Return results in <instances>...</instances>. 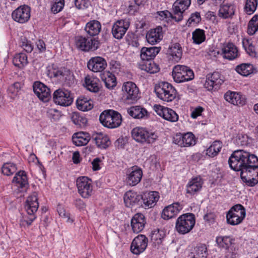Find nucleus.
I'll list each match as a JSON object with an SVG mask.
<instances>
[{
	"mask_svg": "<svg viewBox=\"0 0 258 258\" xmlns=\"http://www.w3.org/2000/svg\"><path fill=\"white\" fill-rule=\"evenodd\" d=\"M148 42L152 45L159 42L163 38L162 28L158 26L155 29H151L146 34Z\"/></svg>",
	"mask_w": 258,
	"mask_h": 258,
	"instance_id": "obj_25",
	"label": "nucleus"
},
{
	"mask_svg": "<svg viewBox=\"0 0 258 258\" xmlns=\"http://www.w3.org/2000/svg\"><path fill=\"white\" fill-rule=\"evenodd\" d=\"M172 74L174 81L178 83L191 81L195 77L193 71L189 67L184 65L175 66Z\"/></svg>",
	"mask_w": 258,
	"mask_h": 258,
	"instance_id": "obj_5",
	"label": "nucleus"
},
{
	"mask_svg": "<svg viewBox=\"0 0 258 258\" xmlns=\"http://www.w3.org/2000/svg\"><path fill=\"white\" fill-rule=\"evenodd\" d=\"M168 54L170 56V59L178 62L181 59L182 55V48L180 45L178 43L173 44L169 48Z\"/></svg>",
	"mask_w": 258,
	"mask_h": 258,
	"instance_id": "obj_37",
	"label": "nucleus"
},
{
	"mask_svg": "<svg viewBox=\"0 0 258 258\" xmlns=\"http://www.w3.org/2000/svg\"><path fill=\"white\" fill-rule=\"evenodd\" d=\"M124 100L128 103H133L140 98L139 89L135 83L128 81L123 83L122 87Z\"/></svg>",
	"mask_w": 258,
	"mask_h": 258,
	"instance_id": "obj_8",
	"label": "nucleus"
},
{
	"mask_svg": "<svg viewBox=\"0 0 258 258\" xmlns=\"http://www.w3.org/2000/svg\"><path fill=\"white\" fill-rule=\"evenodd\" d=\"M236 252L234 245L226 249L225 257L226 258H236Z\"/></svg>",
	"mask_w": 258,
	"mask_h": 258,
	"instance_id": "obj_61",
	"label": "nucleus"
},
{
	"mask_svg": "<svg viewBox=\"0 0 258 258\" xmlns=\"http://www.w3.org/2000/svg\"><path fill=\"white\" fill-rule=\"evenodd\" d=\"M228 163L234 171H240L241 178L248 186L258 183V157L244 150H237L230 155Z\"/></svg>",
	"mask_w": 258,
	"mask_h": 258,
	"instance_id": "obj_1",
	"label": "nucleus"
},
{
	"mask_svg": "<svg viewBox=\"0 0 258 258\" xmlns=\"http://www.w3.org/2000/svg\"><path fill=\"white\" fill-rule=\"evenodd\" d=\"M193 43L200 44L206 40L205 32L204 30L199 28L196 29L192 33Z\"/></svg>",
	"mask_w": 258,
	"mask_h": 258,
	"instance_id": "obj_43",
	"label": "nucleus"
},
{
	"mask_svg": "<svg viewBox=\"0 0 258 258\" xmlns=\"http://www.w3.org/2000/svg\"><path fill=\"white\" fill-rule=\"evenodd\" d=\"M92 101L84 96H80L77 100L76 103L78 109L83 111L91 110L93 107Z\"/></svg>",
	"mask_w": 258,
	"mask_h": 258,
	"instance_id": "obj_41",
	"label": "nucleus"
},
{
	"mask_svg": "<svg viewBox=\"0 0 258 258\" xmlns=\"http://www.w3.org/2000/svg\"><path fill=\"white\" fill-rule=\"evenodd\" d=\"M90 140V136L86 132H78L73 135L72 141L73 143L77 146H85Z\"/></svg>",
	"mask_w": 258,
	"mask_h": 258,
	"instance_id": "obj_32",
	"label": "nucleus"
},
{
	"mask_svg": "<svg viewBox=\"0 0 258 258\" xmlns=\"http://www.w3.org/2000/svg\"><path fill=\"white\" fill-rule=\"evenodd\" d=\"M76 186L79 195L83 198H89L93 193L92 181L86 176L79 177L76 180Z\"/></svg>",
	"mask_w": 258,
	"mask_h": 258,
	"instance_id": "obj_10",
	"label": "nucleus"
},
{
	"mask_svg": "<svg viewBox=\"0 0 258 258\" xmlns=\"http://www.w3.org/2000/svg\"><path fill=\"white\" fill-rule=\"evenodd\" d=\"M165 236V234L164 231L157 229L152 232L151 239L155 245H159L162 243Z\"/></svg>",
	"mask_w": 258,
	"mask_h": 258,
	"instance_id": "obj_46",
	"label": "nucleus"
},
{
	"mask_svg": "<svg viewBox=\"0 0 258 258\" xmlns=\"http://www.w3.org/2000/svg\"><path fill=\"white\" fill-rule=\"evenodd\" d=\"M130 25L127 19H122L115 22L112 27L113 36L117 39H121L124 35Z\"/></svg>",
	"mask_w": 258,
	"mask_h": 258,
	"instance_id": "obj_16",
	"label": "nucleus"
},
{
	"mask_svg": "<svg viewBox=\"0 0 258 258\" xmlns=\"http://www.w3.org/2000/svg\"><path fill=\"white\" fill-rule=\"evenodd\" d=\"M236 71L239 74L247 76L253 73V66L249 63H242L236 67Z\"/></svg>",
	"mask_w": 258,
	"mask_h": 258,
	"instance_id": "obj_47",
	"label": "nucleus"
},
{
	"mask_svg": "<svg viewBox=\"0 0 258 258\" xmlns=\"http://www.w3.org/2000/svg\"><path fill=\"white\" fill-rule=\"evenodd\" d=\"M201 21V17L200 13L196 12L191 14L190 17L187 20L186 25L188 26L195 25L198 24Z\"/></svg>",
	"mask_w": 258,
	"mask_h": 258,
	"instance_id": "obj_56",
	"label": "nucleus"
},
{
	"mask_svg": "<svg viewBox=\"0 0 258 258\" xmlns=\"http://www.w3.org/2000/svg\"><path fill=\"white\" fill-rule=\"evenodd\" d=\"M13 62L15 66L22 68L28 63L27 56L22 52L17 54L14 56Z\"/></svg>",
	"mask_w": 258,
	"mask_h": 258,
	"instance_id": "obj_44",
	"label": "nucleus"
},
{
	"mask_svg": "<svg viewBox=\"0 0 258 258\" xmlns=\"http://www.w3.org/2000/svg\"><path fill=\"white\" fill-rule=\"evenodd\" d=\"M139 68L150 74H155L160 70L159 66L152 60L141 61L139 63Z\"/></svg>",
	"mask_w": 258,
	"mask_h": 258,
	"instance_id": "obj_40",
	"label": "nucleus"
},
{
	"mask_svg": "<svg viewBox=\"0 0 258 258\" xmlns=\"http://www.w3.org/2000/svg\"><path fill=\"white\" fill-rule=\"evenodd\" d=\"M64 0H56L51 6V11L54 13L59 12L64 7Z\"/></svg>",
	"mask_w": 258,
	"mask_h": 258,
	"instance_id": "obj_59",
	"label": "nucleus"
},
{
	"mask_svg": "<svg viewBox=\"0 0 258 258\" xmlns=\"http://www.w3.org/2000/svg\"><path fill=\"white\" fill-rule=\"evenodd\" d=\"M223 57L229 60H233L237 58L238 51L237 47L232 43H228L222 48Z\"/></svg>",
	"mask_w": 258,
	"mask_h": 258,
	"instance_id": "obj_29",
	"label": "nucleus"
},
{
	"mask_svg": "<svg viewBox=\"0 0 258 258\" xmlns=\"http://www.w3.org/2000/svg\"><path fill=\"white\" fill-rule=\"evenodd\" d=\"M183 134L181 133L177 134L173 138V142L180 147H183Z\"/></svg>",
	"mask_w": 258,
	"mask_h": 258,
	"instance_id": "obj_60",
	"label": "nucleus"
},
{
	"mask_svg": "<svg viewBox=\"0 0 258 258\" xmlns=\"http://www.w3.org/2000/svg\"><path fill=\"white\" fill-rule=\"evenodd\" d=\"M224 82L223 76L219 72H214L207 75L204 86L209 91H215L220 88Z\"/></svg>",
	"mask_w": 258,
	"mask_h": 258,
	"instance_id": "obj_13",
	"label": "nucleus"
},
{
	"mask_svg": "<svg viewBox=\"0 0 258 258\" xmlns=\"http://www.w3.org/2000/svg\"><path fill=\"white\" fill-rule=\"evenodd\" d=\"M158 14L160 16L161 19H164V18H171L174 20V13L173 14L170 13L167 10L158 12Z\"/></svg>",
	"mask_w": 258,
	"mask_h": 258,
	"instance_id": "obj_62",
	"label": "nucleus"
},
{
	"mask_svg": "<svg viewBox=\"0 0 258 258\" xmlns=\"http://www.w3.org/2000/svg\"><path fill=\"white\" fill-rule=\"evenodd\" d=\"M190 5V0H176L173 5L174 20L179 22L183 19V14Z\"/></svg>",
	"mask_w": 258,
	"mask_h": 258,
	"instance_id": "obj_18",
	"label": "nucleus"
},
{
	"mask_svg": "<svg viewBox=\"0 0 258 258\" xmlns=\"http://www.w3.org/2000/svg\"><path fill=\"white\" fill-rule=\"evenodd\" d=\"M196 223L195 216L192 213H185L180 215L176 220L175 230L180 234L189 233Z\"/></svg>",
	"mask_w": 258,
	"mask_h": 258,
	"instance_id": "obj_3",
	"label": "nucleus"
},
{
	"mask_svg": "<svg viewBox=\"0 0 258 258\" xmlns=\"http://www.w3.org/2000/svg\"><path fill=\"white\" fill-rule=\"evenodd\" d=\"M246 215L245 209L240 204L232 206L226 214V220L228 224L231 225H237L241 223Z\"/></svg>",
	"mask_w": 258,
	"mask_h": 258,
	"instance_id": "obj_6",
	"label": "nucleus"
},
{
	"mask_svg": "<svg viewBox=\"0 0 258 258\" xmlns=\"http://www.w3.org/2000/svg\"><path fill=\"white\" fill-rule=\"evenodd\" d=\"M258 31V15L253 16L249 21L247 32L249 35H254Z\"/></svg>",
	"mask_w": 258,
	"mask_h": 258,
	"instance_id": "obj_48",
	"label": "nucleus"
},
{
	"mask_svg": "<svg viewBox=\"0 0 258 258\" xmlns=\"http://www.w3.org/2000/svg\"><path fill=\"white\" fill-rule=\"evenodd\" d=\"M38 207L37 196L36 193H34L27 198L25 205V209L28 214L30 216L26 221L28 226L30 225L36 219L34 213L37 212Z\"/></svg>",
	"mask_w": 258,
	"mask_h": 258,
	"instance_id": "obj_12",
	"label": "nucleus"
},
{
	"mask_svg": "<svg viewBox=\"0 0 258 258\" xmlns=\"http://www.w3.org/2000/svg\"><path fill=\"white\" fill-rule=\"evenodd\" d=\"M160 47H143L141 50L140 56L142 61L151 60L159 53Z\"/></svg>",
	"mask_w": 258,
	"mask_h": 258,
	"instance_id": "obj_30",
	"label": "nucleus"
},
{
	"mask_svg": "<svg viewBox=\"0 0 258 258\" xmlns=\"http://www.w3.org/2000/svg\"><path fill=\"white\" fill-rule=\"evenodd\" d=\"M183 147H189L196 144V140L194 135L191 133H187L183 134Z\"/></svg>",
	"mask_w": 258,
	"mask_h": 258,
	"instance_id": "obj_55",
	"label": "nucleus"
},
{
	"mask_svg": "<svg viewBox=\"0 0 258 258\" xmlns=\"http://www.w3.org/2000/svg\"><path fill=\"white\" fill-rule=\"evenodd\" d=\"M33 91L37 96L44 102L50 98V90L45 85L40 82H36L33 85Z\"/></svg>",
	"mask_w": 258,
	"mask_h": 258,
	"instance_id": "obj_19",
	"label": "nucleus"
},
{
	"mask_svg": "<svg viewBox=\"0 0 258 258\" xmlns=\"http://www.w3.org/2000/svg\"><path fill=\"white\" fill-rule=\"evenodd\" d=\"M146 221L144 215L141 213L136 214L132 219L131 226L134 233L141 232L145 227Z\"/></svg>",
	"mask_w": 258,
	"mask_h": 258,
	"instance_id": "obj_23",
	"label": "nucleus"
},
{
	"mask_svg": "<svg viewBox=\"0 0 258 258\" xmlns=\"http://www.w3.org/2000/svg\"><path fill=\"white\" fill-rule=\"evenodd\" d=\"M154 91L158 98L167 102L173 101L178 95L175 87L167 82H159L155 85Z\"/></svg>",
	"mask_w": 258,
	"mask_h": 258,
	"instance_id": "obj_2",
	"label": "nucleus"
},
{
	"mask_svg": "<svg viewBox=\"0 0 258 258\" xmlns=\"http://www.w3.org/2000/svg\"><path fill=\"white\" fill-rule=\"evenodd\" d=\"M258 5V0H246L244 8L245 12L248 15L253 14Z\"/></svg>",
	"mask_w": 258,
	"mask_h": 258,
	"instance_id": "obj_52",
	"label": "nucleus"
},
{
	"mask_svg": "<svg viewBox=\"0 0 258 258\" xmlns=\"http://www.w3.org/2000/svg\"><path fill=\"white\" fill-rule=\"evenodd\" d=\"M57 210L59 215L66 219L67 222L72 223L73 220L70 218V214L66 212V210L62 206L58 205Z\"/></svg>",
	"mask_w": 258,
	"mask_h": 258,
	"instance_id": "obj_58",
	"label": "nucleus"
},
{
	"mask_svg": "<svg viewBox=\"0 0 258 258\" xmlns=\"http://www.w3.org/2000/svg\"><path fill=\"white\" fill-rule=\"evenodd\" d=\"M203 184V179L200 176L192 178L186 185V193L194 195L201 189Z\"/></svg>",
	"mask_w": 258,
	"mask_h": 258,
	"instance_id": "obj_27",
	"label": "nucleus"
},
{
	"mask_svg": "<svg viewBox=\"0 0 258 258\" xmlns=\"http://www.w3.org/2000/svg\"><path fill=\"white\" fill-rule=\"evenodd\" d=\"M127 112L130 116L134 118H143L147 117L148 112L146 109L140 106L131 107L127 109Z\"/></svg>",
	"mask_w": 258,
	"mask_h": 258,
	"instance_id": "obj_38",
	"label": "nucleus"
},
{
	"mask_svg": "<svg viewBox=\"0 0 258 258\" xmlns=\"http://www.w3.org/2000/svg\"><path fill=\"white\" fill-rule=\"evenodd\" d=\"M132 136L137 142L142 144H152L158 138L154 133L140 127H135L132 130Z\"/></svg>",
	"mask_w": 258,
	"mask_h": 258,
	"instance_id": "obj_7",
	"label": "nucleus"
},
{
	"mask_svg": "<svg viewBox=\"0 0 258 258\" xmlns=\"http://www.w3.org/2000/svg\"><path fill=\"white\" fill-rule=\"evenodd\" d=\"M216 241L219 247L225 250L233 245L230 236H218Z\"/></svg>",
	"mask_w": 258,
	"mask_h": 258,
	"instance_id": "obj_45",
	"label": "nucleus"
},
{
	"mask_svg": "<svg viewBox=\"0 0 258 258\" xmlns=\"http://www.w3.org/2000/svg\"><path fill=\"white\" fill-rule=\"evenodd\" d=\"M225 99L234 105L243 106L246 103L245 97L240 93L228 91L224 94Z\"/></svg>",
	"mask_w": 258,
	"mask_h": 258,
	"instance_id": "obj_21",
	"label": "nucleus"
},
{
	"mask_svg": "<svg viewBox=\"0 0 258 258\" xmlns=\"http://www.w3.org/2000/svg\"><path fill=\"white\" fill-rule=\"evenodd\" d=\"M123 199L126 206L130 207L135 205H139V203L141 202L142 196L136 192L129 190L125 192Z\"/></svg>",
	"mask_w": 258,
	"mask_h": 258,
	"instance_id": "obj_28",
	"label": "nucleus"
},
{
	"mask_svg": "<svg viewBox=\"0 0 258 258\" xmlns=\"http://www.w3.org/2000/svg\"><path fill=\"white\" fill-rule=\"evenodd\" d=\"M101 29L100 23L98 21L93 20L87 23L85 30L90 36H94L99 34Z\"/></svg>",
	"mask_w": 258,
	"mask_h": 258,
	"instance_id": "obj_35",
	"label": "nucleus"
},
{
	"mask_svg": "<svg viewBox=\"0 0 258 258\" xmlns=\"http://www.w3.org/2000/svg\"><path fill=\"white\" fill-rule=\"evenodd\" d=\"M167 107H164L160 105L155 104L154 106V109L156 113L160 116L163 117L164 115V111L167 109Z\"/></svg>",
	"mask_w": 258,
	"mask_h": 258,
	"instance_id": "obj_63",
	"label": "nucleus"
},
{
	"mask_svg": "<svg viewBox=\"0 0 258 258\" xmlns=\"http://www.w3.org/2000/svg\"><path fill=\"white\" fill-rule=\"evenodd\" d=\"M143 171L138 166H133L127 169L126 173L125 182L127 185L135 186L141 180Z\"/></svg>",
	"mask_w": 258,
	"mask_h": 258,
	"instance_id": "obj_14",
	"label": "nucleus"
},
{
	"mask_svg": "<svg viewBox=\"0 0 258 258\" xmlns=\"http://www.w3.org/2000/svg\"><path fill=\"white\" fill-rule=\"evenodd\" d=\"M12 182L18 187L27 188L28 186V181L26 172L19 171L15 174Z\"/></svg>",
	"mask_w": 258,
	"mask_h": 258,
	"instance_id": "obj_31",
	"label": "nucleus"
},
{
	"mask_svg": "<svg viewBox=\"0 0 258 258\" xmlns=\"http://www.w3.org/2000/svg\"><path fill=\"white\" fill-rule=\"evenodd\" d=\"M148 238L143 234L136 236L131 245V251L134 254L139 255L144 252L148 245Z\"/></svg>",
	"mask_w": 258,
	"mask_h": 258,
	"instance_id": "obj_15",
	"label": "nucleus"
},
{
	"mask_svg": "<svg viewBox=\"0 0 258 258\" xmlns=\"http://www.w3.org/2000/svg\"><path fill=\"white\" fill-rule=\"evenodd\" d=\"M222 147V142L219 140H216L207 148L206 154L211 158L216 157L221 151Z\"/></svg>",
	"mask_w": 258,
	"mask_h": 258,
	"instance_id": "obj_39",
	"label": "nucleus"
},
{
	"mask_svg": "<svg viewBox=\"0 0 258 258\" xmlns=\"http://www.w3.org/2000/svg\"><path fill=\"white\" fill-rule=\"evenodd\" d=\"M19 44L27 53H30L33 50V45L26 37L20 38Z\"/></svg>",
	"mask_w": 258,
	"mask_h": 258,
	"instance_id": "obj_53",
	"label": "nucleus"
},
{
	"mask_svg": "<svg viewBox=\"0 0 258 258\" xmlns=\"http://www.w3.org/2000/svg\"><path fill=\"white\" fill-rule=\"evenodd\" d=\"M83 85L88 91L97 93L100 90V80L97 77L87 75L84 78Z\"/></svg>",
	"mask_w": 258,
	"mask_h": 258,
	"instance_id": "obj_26",
	"label": "nucleus"
},
{
	"mask_svg": "<svg viewBox=\"0 0 258 258\" xmlns=\"http://www.w3.org/2000/svg\"><path fill=\"white\" fill-rule=\"evenodd\" d=\"M101 80L104 82L106 88L112 89L116 85V77L109 71L104 72L100 75Z\"/></svg>",
	"mask_w": 258,
	"mask_h": 258,
	"instance_id": "obj_36",
	"label": "nucleus"
},
{
	"mask_svg": "<svg viewBox=\"0 0 258 258\" xmlns=\"http://www.w3.org/2000/svg\"><path fill=\"white\" fill-rule=\"evenodd\" d=\"M159 198V193L157 191H150L144 194L142 196V200L143 205L142 206L145 209H149L153 207Z\"/></svg>",
	"mask_w": 258,
	"mask_h": 258,
	"instance_id": "obj_24",
	"label": "nucleus"
},
{
	"mask_svg": "<svg viewBox=\"0 0 258 258\" xmlns=\"http://www.w3.org/2000/svg\"><path fill=\"white\" fill-rule=\"evenodd\" d=\"M75 43L77 48L84 51H94L100 44L99 41L95 39L87 38L81 35L75 37Z\"/></svg>",
	"mask_w": 258,
	"mask_h": 258,
	"instance_id": "obj_9",
	"label": "nucleus"
},
{
	"mask_svg": "<svg viewBox=\"0 0 258 258\" xmlns=\"http://www.w3.org/2000/svg\"><path fill=\"white\" fill-rule=\"evenodd\" d=\"M182 206L179 203H174L166 207L163 210L162 218L164 220H169L175 217L182 210Z\"/></svg>",
	"mask_w": 258,
	"mask_h": 258,
	"instance_id": "obj_22",
	"label": "nucleus"
},
{
	"mask_svg": "<svg viewBox=\"0 0 258 258\" xmlns=\"http://www.w3.org/2000/svg\"><path fill=\"white\" fill-rule=\"evenodd\" d=\"M107 67L106 60L100 56L92 57L87 62V67L93 72H101Z\"/></svg>",
	"mask_w": 258,
	"mask_h": 258,
	"instance_id": "obj_20",
	"label": "nucleus"
},
{
	"mask_svg": "<svg viewBox=\"0 0 258 258\" xmlns=\"http://www.w3.org/2000/svg\"><path fill=\"white\" fill-rule=\"evenodd\" d=\"M92 138L95 141L97 146L100 149H106L110 144L108 137L101 133L94 134Z\"/></svg>",
	"mask_w": 258,
	"mask_h": 258,
	"instance_id": "obj_33",
	"label": "nucleus"
},
{
	"mask_svg": "<svg viewBox=\"0 0 258 258\" xmlns=\"http://www.w3.org/2000/svg\"><path fill=\"white\" fill-rule=\"evenodd\" d=\"M126 140L123 137L119 138L114 143L115 146L118 149L124 148Z\"/></svg>",
	"mask_w": 258,
	"mask_h": 258,
	"instance_id": "obj_64",
	"label": "nucleus"
},
{
	"mask_svg": "<svg viewBox=\"0 0 258 258\" xmlns=\"http://www.w3.org/2000/svg\"><path fill=\"white\" fill-rule=\"evenodd\" d=\"M55 103L63 106H68L73 102V96L70 91L64 89H58L53 94Z\"/></svg>",
	"mask_w": 258,
	"mask_h": 258,
	"instance_id": "obj_11",
	"label": "nucleus"
},
{
	"mask_svg": "<svg viewBox=\"0 0 258 258\" xmlns=\"http://www.w3.org/2000/svg\"><path fill=\"white\" fill-rule=\"evenodd\" d=\"M72 120L74 124L80 127L85 126L87 123V119L85 117L76 112L72 114Z\"/></svg>",
	"mask_w": 258,
	"mask_h": 258,
	"instance_id": "obj_51",
	"label": "nucleus"
},
{
	"mask_svg": "<svg viewBox=\"0 0 258 258\" xmlns=\"http://www.w3.org/2000/svg\"><path fill=\"white\" fill-rule=\"evenodd\" d=\"M237 145L246 146L250 144L251 139L246 135H239L236 140Z\"/></svg>",
	"mask_w": 258,
	"mask_h": 258,
	"instance_id": "obj_57",
	"label": "nucleus"
},
{
	"mask_svg": "<svg viewBox=\"0 0 258 258\" xmlns=\"http://www.w3.org/2000/svg\"><path fill=\"white\" fill-rule=\"evenodd\" d=\"M235 11L233 5L226 4L220 6L218 11V16L223 19L231 18L234 15Z\"/></svg>",
	"mask_w": 258,
	"mask_h": 258,
	"instance_id": "obj_34",
	"label": "nucleus"
},
{
	"mask_svg": "<svg viewBox=\"0 0 258 258\" xmlns=\"http://www.w3.org/2000/svg\"><path fill=\"white\" fill-rule=\"evenodd\" d=\"M16 165L13 163L7 162L3 164L2 167V173L7 176H10L16 172Z\"/></svg>",
	"mask_w": 258,
	"mask_h": 258,
	"instance_id": "obj_50",
	"label": "nucleus"
},
{
	"mask_svg": "<svg viewBox=\"0 0 258 258\" xmlns=\"http://www.w3.org/2000/svg\"><path fill=\"white\" fill-rule=\"evenodd\" d=\"M163 118L171 122H176L178 119V115L173 109L167 108L164 111Z\"/></svg>",
	"mask_w": 258,
	"mask_h": 258,
	"instance_id": "obj_54",
	"label": "nucleus"
},
{
	"mask_svg": "<svg viewBox=\"0 0 258 258\" xmlns=\"http://www.w3.org/2000/svg\"><path fill=\"white\" fill-rule=\"evenodd\" d=\"M242 45L246 52L251 56H255L256 51L254 46L252 44L251 39L244 38L242 39Z\"/></svg>",
	"mask_w": 258,
	"mask_h": 258,
	"instance_id": "obj_49",
	"label": "nucleus"
},
{
	"mask_svg": "<svg viewBox=\"0 0 258 258\" xmlns=\"http://www.w3.org/2000/svg\"><path fill=\"white\" fill-rule=\"evenodd\" d=\"M53 74L54 77H59L62 80H69L73 77V75L71 71L64 67H61L57 69H54Z\"/></svg>",
	"mask_w": 258,
	"mask_h": 258,
	"instance_id": "obj_42",
	"label": "nucleus"
},
{
	"mask_svg": "<svg viewBox=\"0 0 258 258\" xmlns=\"http://www.w3.org/2000/svg\"><path fill=\"white\" fill-rule=\"evenodd\" d=\"M30 7L27 5L21 6L16 9L12 14L13 19L20 23L27 22L30 18Z\"/></svg>",
	"mask_w": 258,
	"mask_h": 258,
	"instance_id": "obj_17",
	"label": "nucleus"
},
{
	"mask_svg": "<svg viewBox=\"0 0 258 258\" xmlns=\"http://www.w3.org/2000/svg\"><path fill=\"white\" fill-rule=\"evenodd\" d=\"M101 124L109 128L119 126L122 122L121 114L113 110H106L102 112L99 117Z\"/></svg>",
	"mask_w": 258,
	"mask_h": 258,
	"instance_id": "obj_4",
	"label": "nucleus"
}]
</instances>
